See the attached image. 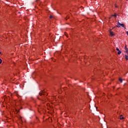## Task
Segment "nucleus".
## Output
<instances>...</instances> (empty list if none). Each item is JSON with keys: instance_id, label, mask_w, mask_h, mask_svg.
<instances>
[{"instance_id": "f03ea898", "label": "nucleus", "mask_w": 128, "mask_h": 128, "mask_svg": "<svg viewBox=\"0 0 128 128\" xmlns=\"http://www.w3.org/2000/svg\"><path fill=\"white\" fill-rule=\"evenodd\" d=\"M110 36H114V33L112 31V30H110Z\"/></svg>"}, {"instance_id": "7ed1b4c3", "label": "nucleus", "mask_w": 128, "mask_h": 128, "mask_svg": "<svg viewBox=\"0 0 128 128\" xmlns=\"http://www.w3.org/2000/svg\"><path fill=\"white\" fill-rule=\"evenodd\" d=\"M120 120H124V118L122 116V115H120Z\"/></svg>"}, {"instance_id": "2eb2a0df", "label": "nucleus", "mask_w": 128, "mask_h": 128, "mask_svg": "<svg viewBox=\"0 0 128 128\" xmlns=\"http://www.w3.org/2000/svg\"><path fill=\"white\" fill-rule=\"evenodd\" d=\"M0 54H2V52H0Z\"/></svg>"}, {"instance_id": "0eeeda50", "label": "nucleus", "mask_w": 128, "mask_h": 128, "mask_svg": "<svg viewBox=\"0 0 128 128\" xmlns=\"http://www.w3.org/2000/svg\"><path fill=\"white\" fill-rule=\"evenodd\" d=\"M42 94H44V92H40V96H42Z\"/></svg>"}, {"instance_id": "423d86ee", "label": "nucleus", "mask_w": 128, "mask_h": 128, "mask_svg": "<svg viewBox=\"0 0 128 128\" xmlns=\"http://www.w3.org/2000/svg\"><path fill=\"white\" fill-rule=\"evenodd\" d=\"M125 58H126V59L128 60V56H126V55H125Z\"/></svg>"}, {"instance_id": "6e6552de", "label": "nucleus", "mask_w": 128, "mask_h": 128, "mask_svg": "<svg viewBox=\"0 0 128 128\" xmlns=\"http://www.w3.org/2000/svg\"><path fill=\"white\" fill-rule=\"evenodd\" d=\"M126 53L127 54H128V48H126Z\"/></svg>"}, {"instance_id": "9b49d317", "label": "nucleus", "mask_w": 128, "mask_h": 128, "mask_svg": "<svg viewBox=\"0 0 128 128\" xmlns=\"http://www.w3.org/2000/svg\"><path fill=\"white\" fill-rule=\"evenodd\" d=\"M116 50L118 52H120V49L118 48H116Z\"/></svg>"}, {"instance_id": "4468645a", "label": "nucleus", "mask_w": 128, "mask_h": 128, "mask_svg": "<svg viewBox=\"0 0 128 128\" xmlns=\"http://www.w3.org/2000/svg\"><path fill=\"white\" fill-rule=\"evenodd\" d=\"M68 17L67 18H66V20H68Z\"/></svg>"}, {"instance_id": "f257e3e1", "label": "nucleus", "mask_w": 128, "mask_h": 128, "mask_svg": "<svg viewBox=\"0 0 128 128\" xmlns=\"http://www.w3.org/2000/svg\"><path fill=\"white\" fill-rule=\"evenodd\" d=\"M117 28H124V25L123 24H120V22H118V24L116 25Z\"/></svg>"}, {"instance_id": "ddd939ff", "label": "nucleus", "mask_w": 128, "mask_h": 128, "mask_svg": "<svg viewBox=\"0 0 128 128\" xmlns=\"http://www.w3.org/2000/svg\"><path fill=\"white\" fill-rule=\"evenodd\" d=\"M116 8H118V6L116 5H115Z\"/></svg>"}, {"instance_id": "f8f14e48", "label": "nucleus", "mask_w": 128, "mask_h": 128, "mask_svg": "<svg viewBox=\"0 0 128 128\" xmlns=\"http://www.w3.org/2000/svg\"><path fill=\"white\" fill-rule=\"evenodd\" d=\"M52 18V16H50V18Z\"/></svg>"}, {"instance_id": "9d476101", "label": "nucleus", "mask_w": 128, "mask_h": 128, "mask_svg": "<svg viewBox=\"0 0 128 128\" xmlns=\"http://www.w3.org/2000/svg\"><path fill=\"white\" fill-rule=\"evenodd\" d=\"M112 16H114V17L116 16V14H115L114 15H112Z\"/></svg>"}, {"instance_id": "20e7f679", "label": "nucleus", "mask_w": 128, "mask_h": 128, "mask_svg": "<svg viewBox=\"0 0 128 128\" xmlns=\"http://www.w3.org/2000/svg\"><path fill=\"white\" fill-rule=\"evenodd\" d=\"M119 80H120V82H122V78H120Z\"/></svg>"}, {"instance_id": "1a4fd4ad", "label": "nucleus", "mask_w": 128, "mask_h": 128, "mask_svg": "<svg viewBox=\"0 0 128 128\" xmlns=\"http://www.w3.org/2000/svg\"><path fill=\"white\" fill-rule=\"evenodd\" d=\"M2 58H0V64H2Z\"/></svg>"}, {"instance_id": "39448f33", "label": "nucleus", "mask_w": 128, "mask_h": 128, "mask_svg": "<svg viewBox=\"0 0 128 128\" xmlns=\"http://www.w3.org/2000/svg\"><path fill=\"white\" fill-rule=\"evenodd\" d=\"M122 54V51H120V50L118 51V54Z\"/></svg>"}]
</instances>
